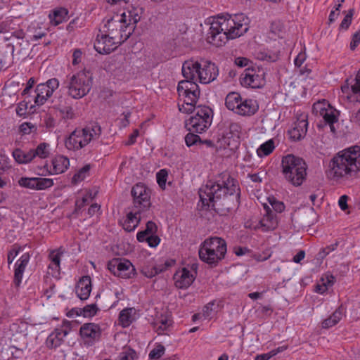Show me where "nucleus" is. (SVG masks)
<instances>
[{"label":"nucleus","instance_id":"obj_1","mask_svg":"<svg viewBox=\"0 0 360 360\" xmlns=\"http://www.w3.org/2000/svg\"><path fill=\"white\" fill-rule=\"evenodd\" d=\"M238 181L230 173L224 172L209 180L199 190L202 203L212 207L221 216H226L240 204Z\"/></svg>","mask_w":360,"mask_h":360},{"label":"nucleus","instance_id":"obj_2","mask_svg":"<svg viewBox=\"0 0 360 360\" xmlns=\"http://www.w3.org/2000/svg\"><path fill=\"white\" fill-rule=\"evenodd\" d=\"M182 74L185 79L179 82L177 92L183 98V104H178L179 110L184 113H191L195 110L200 91L195 82L196 77L202 84L214 81L219 75V69L210 60L186 61L182 66Z\"/></svg>","mask_w":360,"mask_h":360},{"label":"nucleus","instance_id":"obj_3","mask_svg":"<svg viewBox=\"0 0 360 360\" xmlns=\"http://www.w3.org/2000/svg\"><path fill=\"white\" fill-rule=\"evenodd\" d=\"M250 20L244 13L218 16L210 24L207 41L217 47L224 46L229 39L238 38L249 30Z\"/></svg>","mask_w":360,"mask_h":360},{"label":"nucleus","instance_id":"obj_4","mask_svg":"<svg viewBox=\"0 0 360 360\" xmlns=\"http://www.w3.org/2000/svg\"><path fill=\"white\" fill-rule=\"evenodd\" d=\"M360 171V146L355 145L336 153L330 160L326 175L335 181L355 178Z\"/></svg>","mask_w":360,"mask_h":360},{"label":"nucleus","instance_id":"obj_5","mask_svg":"<svg viewBox=\"0 0 360 360\" xmlns=\"http://www.w3.org/2000/svg\"><path fill=\"white\" fill-rule=\"evenodd\" d=\"M281 167L285 179L295 186L302 185L306 179L307 167L299 157L291 154L283 157Z\"/></svg>","mask_w":360,"mask_h":360},{"label":"nucleus","instance_id":"obj_6","mask_svg":"<svg viewBox=\"0 0 360 360\" xmlns=\"http://www.w3.org/2000/svg\"><path fill=\"white\" fill-rule=\"evenodd\" d=\"M101 127L98 123H92L82 129H75L66 139L67 149L76 151L87 146L91 141L99 139Z\"/></svg>","mask_w":360,"mask_h":360},{"label":"nucleus","instance_id":"obj_7","mask_svg":"<svg viewBox=\"0 0 360 360\" xmlns=\"http://www.w3.org/2000/svg\"><path fill=\"white\" fill-rule=\"evenodd\" d=\"M226 243L219 237H210L201 245L198 251L200 259L210 265H216L224 258Z\"/></svg>","mask_w":360,"mask_h":360},{"label":"nucleus","instance_id":"obj_8","mask_svg":"<svg viewBox=\"0 0 360 360\" xmlns=\"http://www.w3.org/2000/svg\"><path fill=\"white\" fill-rule=\"evenodd\" d=\"M63 86L68 89V94L74 99L85 96L91 90L92 77L88 71H80L72 75L67 76Z\"/></svg>","mask_w":360,"mask_h":360},{"label":"nucleus","instance_id":"obj_9","mask_svg":"<svg viewBox=\"0 0 360 360\" xmlns=\"http://www.w3.org/2000/svg\"><path fill=\"white\" fill-rule=\"evenodd\" d=\"M125 14L115 15L107 20L103 26V32L112 36L115 40L124 43L132 34V27L127 26Z\"/></svg>","mask_w":360,"mask_h":360},{"label":"nucleus","instance_id":"obj_10","mask_svg":"<svg viewBox=\"0 0 360 360\" xmlns=\"http://www.w3.org/2000/svg\"><path fill=\"white\" fill-rule=\"evenodd\" d=\"M212 115V110L208 106H198L195 115L186 121V127L190 131L202 133L211 125Z\"/></svg>","mask_w":360,"mask_h":360},{"label":"nucleus","instance_id":"obj_11","mask_svg":"<svg viewBox=\"0 0 360 360\" xmlns=\"http://www.w3.org/2000/svg\"><path fill=\"white\" fill-rule=\"evenodd\" d=\"M131 193L133 197V208L144 213L148 212L151 205L150 190L143 184L139 183L132 187Z\"/></svg>","mask_w":360,"mask_h":360},{"label":"nucleus","instance_id":"obj_12","mask_svg":"<svg viewBox=\"0 0 360 360\" xmlns=\"http://www.w3.org/2000/svg\"><path fill=\"white\" fill-rule=\"evenodd\" d=\"M58 86L59 82L56 78L49 79L45 83L38 84L35 89L34 103L39 106L42 105Z\"/></svg>","mask_w":360,"mask_h":360},{"label":"nucleus","instance_id":"obj_13","mask_svg":"<svg viewBox=\"0 0 360 360\" xmlns=\"http://www.w3.org/2000/svg\"><path fill=\"white\" fill-rule=\"evenodd\" d=\"M122 44L120 41L113 39L112 36L105 32V34H98L94 46L98 53L108 54Z\"/></svg>","mask_w":360,"mask_h":360},{"label":"nucleus","instance_id":"obj_14","mask_svg":"<svg viewBox=\"0 0 360 360\" xmlns=\"http://www.w3.org/2000/svg\"><path fill=\"white\" fill-rule=\"evenodd\" d=\"M264 75L262 70L248 68L241 75V84L252 88H259L264 84Z\"/></svg>","mask_w":360,"mask_h":360},{"label":"nucleus","instance_id":"obj_15","mask_svg":"<svg viewBox=\"0 0 360 360\" xmlns=\"http://www.w3.org/2000/svg\"><path fill=\"white\" fill-rule=\"evenodd\" d=\"M79 333L86 344L92 345L101 338V329L96 323H86L80 327Z\"/></svg>","mask_w":360,"mask_h":360},{"label":"nucleus","instance_id":"obj_16","mask_svg":"<svg viewBox=\"0 0 360 360\" xmlns=\"http://www.w3.org/2000/svg\"><path fill=\"white\" fill-rule=\"evenodd\" d=\"M312 111L315 115L322 117L326 123L338 122V117L335 114V110L325 100L314 103Z\"/></svg>","mask_w":360,"mask_h":360},{"label":"nucleus","instance_id":"obj_17","mask_svg":"<svg viewBox=\"0 0 360 360\" xmlns=\"http://www.w3.org/2000/svg\"><path fill=\"white\" fill-rule=\"evenodd\" d=\"M195 278V276L185 267L178 270L174 275L175 286L179 289L188 288Z\"/></svg>","mask_w":360,"mask_h":360},{"label":"nucleus","instance_id":"obj_18","mask_svg":"<svg viewBox=\"0 0 360 360\" xmlns=\"http://www.w3.org/2000/svg\"><path fill=\"white\" fill-rule=\"evenodd\" d=\"M278 220L277 214L269 207L266 213L257 221V226L263 232L273 231L278 226Z\"/></svg>","mask_w":360,"mask_h":360},{"label":"nucleus","instance_id":"obj_19","mask_svg":"<svg viewBox=\"0 0 360 360\" xmlns=\"http://www.w3.org/2000/svg\"><path fill=\"white\" fill-rule=\"evenodd\" d=\"M145 216L146 213L132 208V210L127 214V218L122 224L123 229L128 232L134 231L138 226L141 219Z\"/></svg>","mask_w":360,"mask_h":360},{"label":"nucleus","instance_id":"obj_20","mask_svg":"<svg viewBox=\"0 0 360 360\" xmlns=\"http://www.w3.org/2000/svg\"><path fill=\"white\" fill-rule=\"evenodd\" d=\"M91 291V280L90 276H82L77 282L75 287V292L82 300H86L89 297Z\"/></svg>","mask_w":360,"mask_h":360},{"label":"nucleus","instance_id":"obj_21","mask_svg":"<svg viewBox=\"0 0 360 360\" xmlns=\"http://www.w3.org/2000/svg\"><path fill=\"white\" fill-rule=\"evenodd\" d=\"M308 122L306 118L298 119L293 125L292 129L289 131L290 139L294 141H299L304 138L307 131Z\"/></svg>","mask_w":360,"mask_h":360},{"label":"nucleus","instance_id":"obj_22","mask_svg":"<svg viewBox=\"0 0 360 360\" xmlns=\"http://www.w3.org/2000/svg\"><path fill=\"white\" fill-rule=\"evenodd\" d=\"M68 330L63 328H56L47 338L46 344L49 348H56L63 342V338L68 335Z\"/></svg>","mask_w":360,"mask_h":360},{"label":"nucleus","instance_id":"obj_23","mask_svg":"<svg viewBox=\"0 0 360 360\" xmlns=\"http://www.w3.org/2000/svg\"><path fill=\"white\" fill-rule=\"evenodd\" d=\"M259 109L257 101L245 99L241 101L236 114L243 116H251L255 114Z\"/></svg>","mask_w":360,"mask_h":360},{"label":"nucleus","instance_id":"obj_24","mask_svg":"<svg viewBox=\"0 0 360 360\" xmlns=\"http://www.w3.org/2000/svg\"><path fill=\"white\" fill-rule=\"evenodd\" d=\"M29 260L30 255L28 253H25L20 257L15 264L13 282L16 286H19L21 283L22 275Z\"/></svg>","mask_w":360,"mask_h":360},{"label":"nucleus","instance_id":"obj_25","mask_svg":"<svg viewBox=\"0 0 360 360\" xmlns=\"http://www.w3.org/2000/svg\"><path fill=\"white\" fill-rule=\"evenodd\" d=\"M345 314V308L342 304H341L328 318L322 321V328H329L335 326L342 319Z\"/></svg>","mask_w":360,"mask_h":360},{"label":"nucleus","instance_id":"obj_26","mask_svg":"<svg viewBox=\"0 0 360 360\" xmlns=\"http://www.w3.org/2000/svg\"><path fill=\"white\" fill-rule=\"evenodd\" d=\"M52 171L49 174H62L65 172L70 166L69 159L63 155H58L52 160Z\"/></svg>","mask_w":360,"mask_h":360},{"label":"nucleus","instance_id":"obj_27","mask_svg":"<svg viewBox=\"0 0 360 360\" xmlns=\"http://www.w3.org/2000/svg\"><path fill=\"white\" fill-rule=\"evenodd\" d=\"M136 319V310L131 308L122 309L119 314V321L123 328L130 326Z\"/></svg>","mask_w":360,"mask_h":360},{"label":"nucleus","instance_id":"obj_28","mask_svg":"<svg viewBox=\"0 0 360 360\" xmlns=\"http://www.w3.org/2000/svg\"><path fill=\"white\" fill-rule=\"evenodd\" d=\"M62 252L58 250H54L51 251L49 255L50 264L49 265V269L51 271V275L57 277L60 274V262Z\"/></svg>","mask_w":360,"mask_h":360},{"label":"nucleus","instance_id":"obj_29","mask_svg":"<svg viewBox=\"0 0 360 360\" xmlns=\"http://www.w3.org/2000/svg\"><path fill=\"white\" fill-rule=\"evenodd\" d=\"M118 269V277L129 278L134 275L135 269L132 264L127 259H120Z\"/></svg>","mask_w":360,"mask_h":360},{"label":"nucleus","instance_id":"obj_30","mask_svg":"<svg viewBox=\"0 0 360 360\" xmlns=\"http://www.w3.org/2000/svg\"><path fill=\"white\" fill-rule=\"evenodd\" d=\"M13 157L18 164L30 163L34 158V155L31 149L24 150L20 148H16L13 151Z\"/></svg>","mask_w":360,"mask_h":360},{"label":"nucleus","instance_id":"obj_31","mask_svg":"<svg viewBox=\"0 0 360 360\" xmlns=\"http://www.w3.org/2000/svg\"><path fill=\"white\" fill-rule=\"evenodd\" d=\"M68 11L65 8H58L49 13V17L51 24L58 25L67 20Z\"/></svg>","mask_w":360,"mask_h":360},{"label":"nucleus","instance_id":"obj_32","mask_svg":"<svg viewBox=\"0 0 360 360\" xmlns=\"http://www.w3.org/2000/svg\"><path fill=\"white\" fill-rule=\"evenodd\" d=\"M341 90L342 93L347 94L348 98H349V95L350 91L354 95H360V70L358 71L355 77V83L350 86L349 84V79H347L345 81V84L342 86Z\"/></svg>","mask_w":360,"mask_h":360},{"label":"nucleus","instance_id":"obj_33","mask_svg":"<svg viewBox=\"0 0 360 360\" xmlns=\"http://www.w3.org/2000/svg\"><path fill=\"white\" fill-rule=\"evenodd\" d=\"M241 101L242 98L238 93L231 92L226 97L225 105L229 110L236 113Z\"/></svg>","mask_w":360,"mask_h":360},{"label":"nucleus","instance_id":"obj_34","mask_svg":"<svg viewBox=\"0 0 360 360\" xmlns=\"http://www.w3.org/2000/svg\"><path fill=\"white\" fill-rule=\"evenodd\" d=\"M122 14H125V20L127 26L132 27V33L134 31L136 27V25L140 21L141 16L139 15L136 9H133L131 11H129L127 13L124 12Z\"/></svg>","mask_w":360,"mask_h":360},{"label":"nucleus","instance_id":"obj_35","mask_svg":"<svg viewBox=\"0 0 360 360\" xmlns=\"http://www.w3.org/2000/svg\"><path fill=\"white\" fill-rule=\"evenodd\" d=\"M158 231L157 225L152 221H148L146 223V227L144 231H139L136 238L139 242H143L146 240V236L148 235L155 234Z\"/></svg>","mask_w":360,"mask_h":360},{"label":"nucleus","instance_id":"obj_36","mask_svg":"<svg viewBox=\"0 0 360 360\" xmlns=\"http://www.w3.org/2000/svg\"><path fill=\"white\" fill-rule=\"evenodd\" d=\"M275 148L274 142L270 139L262 143L257 150L258 156L263 157L270 155Z\"/></svg>","mask_w":360,"mask_h":360},{"label":"nucleus","instance_id":"obj_37","mask_svg":"<svg viewBox=\"0 0 360 360\" xmlns=\"http://www.w3.org/2000/svg\"><path fill=\"white\" fill-rule=\"evenodd\" d=\"M48 147V143H41L40 144L38 145L37 148L31 149V150L32 151V153H34V158L37 156L40 158H46L49 155Z\"/></svg>","mask_w":360,"mask_h":360},{"label":"nucleus","instance_id":"obj_38","mask_svg":"<svg viewBox=\"0 0 360 360\" xmlns=\"http://www.w3.org/2000/svg\"><path fill=\"white\" fill-rule=\"evenodd\" d=\"M91 169L90 165H86L82 167L75 175L72 176V181L74 184H77L79 181H83L88 175L89 172Z\"/></svg>","mask_w":360,"mask_h":360},{"label":"nucleus","instance_id":"obj_39","mask_svg":"<svg viewBox=\"0 0 360 360\" xmlns=\"http://www.w3.org/2000/svg\"><path fill=\"white\" fill-rule=\"evenodd\" d=\"M136 358V352L130 347H124L118 356V360H135Z\"/></svg>","mask_w":360,"mask_h":360},{"label":"nucleus","instance_id":"obj_40","mask_svg":"<svg viewBox=\"0 0 360 360\" xmlns=\"http://www.w3.org/2000/svg\"><path fill=\"white\" fill-rule=\"evenodd\" d=\"M155 325L158 334H162L172 325V321L167 317H162L156 321Z\"/></svg>","mask_w":360,"mask_h":360},{"label":"nucleus","instance_id":"obj_41","mask_svg":"<svg viewBox=\"0 0 360 360\" xmlns=\"http://www.w3.org/2000/svg\"><path fill=\"white\" fill-rule=\"evenodd\" d=\"M164 269L165 268L161 267L160 266H154L153 267L146 266L143 268L141 272L145 276L148 278H153L163 271Z\"/></svg>","mask_w":360,"mask_h":360},{"label":"nucleus","instance_id":"obj_42","mask_svg":"<svg viewBox=\"0 0 360 360\" xmlns=\"http://www.w3.org/2000/svg\"><path fill=\"white\" fill-rule=\"evenodd\" d=\"M37 190H44L53 185L52 179L35 177Z\"/></svg>","mask_w":360,"mask_h":360},{"label":"nucleus","instance_id":"obj_43","mask_svg":"<svg viewBox=\"0 0 360 360\" xmlns=\"http://www.w3.org/2000/svg\"><path fill=\"white\" fill-rule=\"evenodd\" d=\"M18 184L22 187L37 190L35 177H22L19 179Z\"/></svg>","mask_w":360,"mask_h":360},{"label":"nucleus","instance_id":"obj_44","mask_svg":"<svg viewBox=\"0 0 360 360\" xmlns=\"http://www.w3.org/2000/svg\"><path fill=\"white\" fill-rule=\"evenodd\" d=\"M168 172L165 169H160L156 174L157 182L162 189H165Z\"/></svg>","mask_w":360,"mask_h":360},{"label":"nucleus","instance_id":"obj_45","mask_svg":"<svg viewBox=\"0 0 360 360\" xmlns=\"http://www.w3.org/2000/svg\"><path fill=\"white\" fill-rule=\"evenodd\" d=\"M339 243L337 241L333 244L328 245L327 247L322 248L318 253L317 257L318 259H323L326 257L330 252L335 250L338 246Z\"/></svg>","mask_w":360,"mask_h":360},{"label":"nucleus","instance_id":"obj_46","mask_svg":"<svg viewBox=\"0 0 360 360\" xmlns=\"http://www.w3.org/2000/svg\"><path fill=\"white\" fill-rule=\"evenodd\" d=\"M98 311L97 305L96 304H91L82 309V314L84 317H92L96 314Z\"/></svg>","mask_w":360,"mask_h":360},{"label":"nucleus","instance_id":"obj_47","mask_svg":"<svg viewBox=\"0 0 360 360\" xmlns=\"http://www.w3.org/2000/svg\"><path fill=\"white\" fill-rule=\"evenodd\" d=\"M59 112L64 119L72 120L75 117V114L72 107L63 106L59 108Z\"/></svg>","mask_w":360,"mask_h":360},{"label":"nucleus","instance_id":"obj_48","mask_svg":"<svg viewBox=\"0 0 360 360\" xmlns=\"http://www.w3.org/2000/svg\"><path fill=\"white\" fill-rule=\"evenodd\" d=\"M165 348L162 345H158L149 353V357L151 359H158L160 358L165 353Z\"/></svg>","mask_w":360,"mask_h":360},{"label":"nucleus","instance_id":"obj_49","mask_svg":"<svg viewBox=\"0 0 360 360\" xmlns=\"http://www.w3.org/2000/svg\"><path fill=\"white\" fill-rule=\"evenodd\" d=\"M20 49L17 51V55L20 57L25 58L29 53L30 44L27 41H22V42L18 43Z\"/></svg>","mask_w":360,"mask_h":360},{"label":"nucleus","instance_id":"obj_50","mask_svg":"<svg viewBox=\"0 0 360 360\" xmlns=\"http://www.w3.org/2000/svg\"><path fill=\"white\" fill-rule=\"evenodd\" d=\"M22 250L18 244H14L11 246V250L8 252L7 260L8 264H11L15 257L18 255L19 252Z\"/></svg>","mask_w":360,"mask_h":360},{"label":"nucleus","instance_id":"obj_51","mask_svg":"<svg viewBox=\"0 0 360 360\" xmlns=\"http://www.w3.org/2000/svg\"><path fill=\"white\" fill-rule=\"evenodd\" d=\"M354 15V9L349 10L347 14L342 20L340 27L342 29L347 30L352 22V16Z\"/></svg>","mask_w":360,"mask_h":360},{"label":"nucleus","instance_id":"obj_52","mask_svg":"<svg viewBox=\"0 0 360 360\" xmlns=\"http://www.w3.org/2000/svg\"><path fill=\"white\" fill-rule=\"evenodd\" d=\"M119 258H115L110 260L108 263V270L112 273L115 276H118V266H119Z\"/></svg>","mask_w":360,"mask_h":360},{"label":"nucleus","instance_id":"obj_53","mask_svg":"<svg viewBox=\"0 0 360 360\" xmlns=\"http://www.w3.org/2000/svg\"><path fill=\"white\" fill-rule=\"evenodd\" d=\"M191 131L185 136V142L188 146H191L200 141V136Z\"/></svg>","mask_w":360,"mask_h":360},{"label":"nucleus","instance_id":"obj_54","mask_svg":"<svg viewBox=\"0 0 360 360\" xmlns=\"http://www.w3.org/2000/svg\"><path fill=\"white\" fill-rule=\"evenodd\" d=\"M35 129V126L30 122H24L20 126V131L23 134H29Z\"/></svg>","mask_w":360,"mask_h":360},{"label":"nucleus","instance_id":"obj_55","mask_svg":"<svg viewBox=\"0 0 360 360\" xmlns=\"http://www.w3.org/2000/svg\"><path fill=\"white\" fill-rule=\"evenodd\" d=\"M145 240L147 241L148 245L152 248L158 246L160 242V238L155 234L148 235L146 236Z\"/></svg>","mask_w":360,"mask_h":360},{"label":"nucleus","instance_id":"obj_56","mask_svg":"<svg viewBox=\"0 0 360 360\" xmlns=\"http://www.w3.org/2000/svg\"><path fill=\"white\" fill-rule=\"evenodd\" d=\"M273 210L277 213H281L285 209V205L281 201L274 200L271 202Z\"/></svg>","mask_w":360,"mask_h":360},{"label":"nucleus","instance_id":"obj_57","mask_svg":"<svg viewBox=\"0 0 360 360\" xmlns=\"http://www.w3.org/2000/svg\"><path fill=\"white\" fill-rule=\"evenodd\" d=\"M16 49H18V46H16ZM15 50V47L12 44H7L4 47V52L8 54L7 59L8 60H11L14 56V51Z\"/></svg>","mask_w":360,"mask_h":360},{"label":"nucleus","instance_id":"obj_58","mask_svg":"<svg viewBox=\"0 0 360 360\" xmlns=\"http://www.w3.org/2000/svg\"><path fill=\"white\" fill-rule=\"evenodd\" d=\"M360 43V30L355 32L353 36L350 43V49L352 50H354L356 47Z\"/></svg>","mask_w":360,"mask_h":360},{"label":"nucleus","instance_id":"obj_59","mask_svg":"<svg viewBox=\"0 0 360 360\" xmlns=\"http://www.w3.org/2000/svg\"><path fill=\"white\" fill-rule=\"evenodd\" d=\"M27 103H20L16 108V113L19 116L25 115L27 113Z\"/></svg>","mask_w":360,"mask_h":360},{"label":"nucleus","instance_id":"obj_60","mask_svg":"<svg viewBox=\"0 0 360 360\" xmlns=\"http://www.w3.org/2000/svg\"><path fill=\"white\" fill-rule=\"evenodd\" d=\"M82 56V52L81 51L80 49H75L74 51L73 54H72V58H73L72 64L74 65H76L80 63Z\"/></svg>","mask_w":360,"mask_h":360},{"label":"nucleus","instance_id":"obj_61","mask_svg":"<svg viewBox=\"0 0 360 360\" xmlns=\"http://www.w3.org/2000/svg\"><path fill=\"white\" fill-rule=\"evenodd\" d=\"M347 200L348 196L346 195H343L339 198L338 205L342 210H346L347 209Z\"/></svg>","mask_w":360,"mask_h":360},{"label":"nucleus","instance_id":"obj_62","mask_svg":"<svg viewBox=\"0 0 360 360\" xmlns=\"http://www.w3.org/2000/svg\"><path fill=\"white\" fill-rule=\"evenodd\" d=\"M250 60L247 58L238 57L235 59V64L240 67L243 68L248 65Z\"/></svg>","mask_w":360,"mask_h":360},{"label":"nucleus","instance_id":"obj_63","mask_svg":"<svg viewBox=\"0 0 360 360\" xmlns=\"http://www.w3.org/2000/svg\"><path fill=\"white\" fill-rule=\"evenodd\" d=\"M305 59H306L305 54L302 53H300L297 56V57L295 58V61H294L295 66L300 67L304 62Z\"/></svg>","mask_w":360,"mask_h":360},{"label":"nucleus","instance_id":"obj_64","mask_svg":"<svg viewBox=\"0 0 360 360\" xmlns=\"http://www.w3.org/2000/svg\"><path fill=\"white\" fill-rule=\"evenodd\" d=\"M323 283H326V287L331 286L335 283V278L333 275H326L325 278H321Z\"/></svg>","mask_w":360,"mask_h":360}]
</instances>
